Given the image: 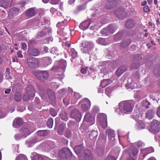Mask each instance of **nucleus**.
Returning a JSON list of instances; mask_svg holds the SVG:
<instances>
[{
    "instance_id": "49",
    "label": "nucleus",
    "mask_w": 160,
    "mask_h": 160,
    "mask_svg": "<svg viewBox=\"0 0 160 160\" xmlns=\"http://www.w3.org/2000/svg\"><path fill=\"white\" fill-rule=\"evenodd\" d=\"M112 91V89L110 87L106 88L105 90L106 94L108 96L110 97L111 95V92Z\"/></svg>"
},
{
    "instance_id": "46",
    "label": "nucleus",
    "mask_w": 160,
    "mask_h": 160,
    "mask_svg": "<svg viewBox=\"0 0 160 160\" xmlns=\"http://www.w3.org/2000/svg\"><path fill=\"white\" fill-rule=\"evenodd\" d=\"M127 89H132L134 88L135 86L133 83H129L125 85Z\"/></svg>"
},
{
    "instance_id": "59",
    "label": "nucleus",
    "mask_w": 160,
    "mask_h": 160,
    "mask_svg": "<svg viewBox=\"0 0 160 160\" xmlns=\"http://www.w3.org/2000/svg\"><path fill=\"white\" fill-rule=\"evenodd\" d=\"M14 138L16 140H18L22 138H23V137H22V134H21V133H20V134H16L14 136Z\"/></svg>"
},
{
    "instance_id": "32",
    "label": "nucleus",
    "mask_w": 160,
    "mask_h": 160,
    "mask_svg": "<svg viewBox=\"0 0 160 160\" xmlns=\"http://www.w3.org/2000/svg\"><path fill=\"white\" fill-rule=\"evenodd\" d=\"M98 135V132L94 131L91 132V133L89 134V137L90 139L94 140L96 139Z\"/></svg>"
},
{
    "instance_id": "60",
    "label": "nucleus",
    "mask_w": 160,
    "mask_h": 160,
    "mask_svg": "<svg viewBox=\"0 0 160 160\" xmlns=\"http://www.w3.org/2000/svg\"><path fill=\"white\" fill-rule=\"evenodd\" d=\"M63 102L66 105H68L69 104L70 102V99L68 97L65 98L63 100Z\"/></svg>"
},
{
    "instance_id": "22",
    "label": "nucleus",
    "mask_w": 160,
    "mask_h": 160,
    "mask_svg": "<svg viewBox=\"0 0 160 160\" xmlns=\"http://www.w3.org/2000/svg\"><path fill=\"white\" fill-rule=\"evenodd\" d=\"M23 122V120L21 118H16L13 122V127L15 128H17L18 126L22 125Z\"/></svg>"
},
{
    "instance_id": "29",
    "label": "nucleus",
    "mask_w": 160,
    "mask_h": 160,
    "mask_svg": "<svg viewBox=\"0 0 160 160\" xmlns=\"http://www.w3.org/2000/svg\"><path fill=\"white\" fill-rule=\"evenodd\" d=\"M135 23V22L133 20H129L126 23V27L128 28H132L134 26Z\"/></svg>"
},
{
    "instance_id": "24",
    "label": "nucleus",
    "mask_w": 160,
    "mask_h": 160,
    "mask_svg": "<svg viewBox=\"0 0 160 160\" xmlns=\"http://www.w3.org/2000/svg\"><path fill=\"white\" fill-rule=\"evenodd\" d=\"M37 142L36 138H31L26 142L25 144L28 147H32Z\"/></svg>"
},
{
    "instance_id": "36",
    "label": "nucleus",
    "mask_w": 160,
    "mask_h": 160,
    "mask_svg": "<svg viewBox=\"0 0 160 160\" xmlns=\"http://www.w3.org/2000/svg\"><path fill=\"white\" fill-rule=\"evenodd\" d=\"M60 67L63 71L67 66L66 61L64 60H61L59 62Z\"/></svg>"
},
{
    "instance_id": "8",
    "label": "nucleus",
    "mask_w": 160,
    "mask_h": 160,
    "mask_svg": "<svg viewBox=\"0 0 160 160\" xmlns=\"http://www.w3.org/2000/svg\"><path fill=\"white\" fill-rule=\"evenodd\" d=\"M70 117L75 119L77 121L79 122L81 118V112L78 109H74L71 111Z\"/></svg>"
},
{
    "instance_id": "50",
    "label": "nucleus",
    "mask_w": 160,
    "mask_h": 160,
    "mask_svg": "<svg viewBox=\"0 0 160 160\" xmlns=\"http://www.w3.org/2000/svg\"><path fill=\"white\" fill-rule=\"evenodd\" d=\"M51 52L52 53L56 55H58L59 54L58 50L56 48H52L51 49Z\"/></svg>"
},
{
    "instance_id": "17",
    "label": "nucleus",
    "mask_w": 160,
    "mask_h": 160,
    "mask_svg": "<svg viewBox=\"0 0 160 160\" xmlns=\"http://www.w3.org/2000/svg\"><path fill=\"white\" fill-rule=\"evenodd\" d=\"M112 28L111 25H108L107 28H104L101 30V33L103 36L108 35L110 33H113V30L112 31L111 28Z\"/></svg>"
},
{
    "instance_id": "57",
    "label": "nucleus",
    "mask_w": 160,
    "mask_h": 160,
    "mask_svg": "<svg viewBox=\"0 0 160 160\" xmlns=\"http://www.w3.org/2000/svg\"><path fill=\"white\" fill-rule=\"evenodd\" d=\"M139 64L137 63H133L130 65V68L132 69L137 68L139 67Z\"/></svg>"
},
{
    "instance_id": "42",
    "label": "nucleus",
    "mask_w": 160,
    "mask_h": 160,
    "mask_svg": "<svg viewBox=\"0 0 160 160\" xmlns=\"http://www.w3.org/2000/svg\"><path fill=\"white\" fill-rule=\"evenodd\" d=\"M47 95L49 98L52 99L54 98V93L51 90L49 89L47 91Z\"/></svg>"
},
{
    "instance_id": "27",
    "label": "nucleus",
    "mask_w": 160,
    "mask_h": 160,
    "mask_svg": "<svg viewBox=\"0 0 160 160\" xmlns=\"http://www.w3.org/2000/svg\"><path fill=\"white\" fill-rule=\"evenodd\" d=\"M42 60L43 65L45 67L50 64L52 62L51 59L48 57L43 58Z\"/></svg>"
},
{
    "instance_id": "20",
    "label": "nucleus",
    "mask_w": 160,
    "mask_h": 160,
    "mask_svg": "<svg viewBox=\"0 0 160 160\" xmlns=\"http://www.w3.org/2000/svg\"><path fill=\"white\" fill-rule=\"evenodd\" d=\"M37 12L34 8H31L28 9L26 12V14L28 17H32L36 14Z\"/></svg>"
},
{
    "instance_id": "14",
    "label": "nucleus",
    "mask_w": 160,
    "mask_h": 160,
    "mask_svg": "<svg viewBox=\"0 0 160 160\" xmlns=\"http://www.w3.org/2000/svg\"><path fill=\"white\" fill-rule=\"evenodd\" d=\"M127 152L131 157L135 156L138 152V149L133 146H132L130 148L126 151Z\"/></svg>"
},
{
    "instance_id": "5",
    "label": "nucleus",
    "mask_w": 160,
    "mask_h": 160,
    "mask_svg": "<svg viewBox=\"0 0 160 160\" xmlns=\"http://www.w3.org/2000/svg\"><path fill=\"white\" fill-rule=\"evenodd\" d=\"M27 63L28 66L30 68H35L39 66V61L36 58L31 57L28 58L27 60Z\"/></svg>"
},
{
    "instance_id": "6",
    "label": "nucleus",
    "mask_w": 160,
    "mask_h": 160,
    "mask_svg": "<svg viewBox=\"0 0 160 160\" xmlns=\"http://www.w3.org/2000/svg\"><path fill=\"white\" fill-rule=\"evenodd\" d=\"M97 121L98 122L102 127L106 128L107 125V116L104 113H99L97 116Z\"/></svg>"
},
{
    "instance_id": "52",
    "label": "nucleus",
    "mask_w": 160,
    "mask_h": 160,
    "mask_svg": "<svg viewBox=\"0 0 160 160\" xmlns=\"http://www.w3.org/2000/svg\"><path fill=\"white\" fill-rule=\"evenodd\" d=\"M100 109L97 106H94L92 109V111L94 113H96L99 112Z\"/></svg>"
},
{
    "instance_id": "63",
    "label": "nucleus",
    "mask_w": 160,
    "mask_h": 160,
    "mask_svg": "<svg viewBox=\"0 0 160 160\" xmlns=\"http://www.w3.org/2000/svg\"><path fill=\"white\" fill-rule=\"evenodd\" d=\"M143 10L144 12H148L150 11V9L149 7L147 5L146 6L143 8Z\"/></svg>"
},
{
    "instance_id": "43",
    "label": "nucleus",
    "mask_w": 160,
    "mask_h": 160,
    "mask_svg": "<svg viewBox=\"0 0 160 160\" xmlns=\"http://www.w3.org/2000/svg\"><path fill=\"white\" fill-rule=\"evenodd\" d=\"M48 28L45 29V28L42 31L39 32L38 33V36L40 37L43 36L45 34H46L47 32H48Z\"/></svg>"
},
{
    "instance_id": "54",
    "label": "nucleus",
    "mask_w": 160,
    "mask_h": 160,
    "mask_svg": "<svg viewBox=\"0 0 160 160\" xmlns=\"http://www.w3.org/2000/svg\"><path fill=\"white\" fill-rule=\"evenodd\" d=\"M99 68L100 69L101 72L102 73H106L107 72V70L106 67L104 66H100Z\"/></svg>"
},
{
    "instance_id": "55",
    "label": "nucleus",
    "mask_w": 160,
    "mask_h": 160,
    "mask_svg": "<svg viewBox=\"0 0 160 160\" xmlns=\"http://www.w3.org/2000/svg\"><path fill=\"white\" fill-rule=\"evenodd\" d=\"M7 115L6 112L2 111L0 109V118H2L5 117Z\"/></svg>"
},
{
    "instance_id": "13",
    "label": "nucleus",
    "mask_w": 160,
    "mask_h": 160,
    "mask_svg": "<svg viewBox=\"0 0 160 160\" xmlns=\"http://www.w3.org/2000/svg\"><path fill=\"white\" fill-rule=\"evenodd\" d=\"M84 102L86 103H83L81 105L82 108L84 111H86L89 109L91 106V103L89 100L86 98Z\"/></svg>"
},
{
    "instance_id": "31",
    "label": "nucleus",
    "mask_w": 160,
    "mask_h": 160,
    "mask_svg": "<svg viewBox=\"0 0 160 160\" xmlns=\"http://www.w3.org/2000/svg\"><path fill=\"white\" fill-rule=\"evenodd\" d=\"M66 127V125L64 123L61 124L59 127L58 132L59 134L62 135Z\"/></svg>"
},
{
    "instance_id": "12",
    "label": "nucleus",
    "mask_w": 160,
    "mask_h": 160,
    "mask_svg": "<svg viewBox=\"0 0 160 160\" xmlns=\"http://www.w3.org/2000/svg\"><path fill=\"white\" fill-rule=\"evenodd\" d=\"M84 155L83 157H80V160H92V157L91 152L88 149L84 151Z\"/></svg>"
},
{
    "instance_id": "7",
    "label": "nucleus",
    "mask_w": 160,
    "mask_h": 160,
    "mask_svg": "<svg viewBox=\"0 0 160 160\" xmlns=\"http://www.w3.org/2000/svg\"><path fill=\"white\" fill-rule=\"evenodd\" d=\"M58 155L61 158H67L71 156L72 153L68 148H64L59 151Z\"/></svg>"
},
{
    "instance_id": "58",
    "label": "nucleus",
    "mask_w": 160,
    "mask_h": 160,
    "mask_svg": "<svg viewBox=\"0 0 160 160\" xmlns=\"http://www.w3.org/2000/svg\"><path fill=\"white\" fill-rule=\"evenodd\" d=\"M126 14L124 12H122L120 13L118 17L121 19H123L126 18Z\"/></svg>"
},
{
    "instance_id": "25",
    "label": "nucleus",
    "mask_w": 160,
    "mask_h": 160,
    "mask_svg": "<svg viewBox=\"0 0 160 160\" xmlns=\"http://www.w3.org/2000/svg\"><path fill=\"white\" fill-rule=\"evenodd\" d=\"M89 22L88 21H86L81 23L79 26V28L82 30H85L89 26Z\"/></svg>"
},
{
    "instance_id": "56",
    "label": "nucleus",
    "mask_w": 160,
    "mask_h": 160,
    "mask_svg": "<svg viewBox=\"0 0 160 160\" xmlns=\"http://www.w3.org/2000/svg\"><path fill=\"white\" fill-rule=\"evenodd\" d=\"M134 61H138L141 60L142 57L139 55H135L133 56Z\"/></svg>"
},
{
    "instance_id": "10",
    "label": "nucleus",
    "mask_w": 160,
    "mask_h": 160,
    "mask_svg": "<svg viewBox=\"0 0 160 160\" xmlns=\"http://www.w3.org/2000/svg\"><path fill=\"white\" fill-rule=\"evenodd\" d=\"M94 47V45L91 42H84L83 45V49H82V51L84 52H86L87 51L89 52Z\"/></svg>"
},
{
    "instance_id": "11",
    "label": "nucleus",
    "mask_w": 160,
    "mask_h": 160,
    "mask_svg": "<svg viewBox=\"0 0 160 160\" xmlns=\"http://www.w3.org/2000/svg\"><path fill=\"white\" fill-rule=\"evenodd\" d=\"M31 41H29L28 43V53L32 56H38L40 54V52L39 50L36 48H31L29 46Z\"/></svg>"
},
{
    "instance_id": "21",
    "label": "nucleus",
    "mask_w": 160,
    "mask_h": 160,
    "mask_svg": "<svg viewBox=\"0 0 160 160\" xmlns=\"http://www.w3.org/2000/svg\"><path fill=\"white\" fill-rule=\"evenodd\" d=\"M32 160H43V158L41 155L35 152L32 153L31 156Z\"/></svg>"
},
{
    "instance_id": "15",
    "label": "nucleus",
    "mask_w": 160,
    "mask_h": 160,
    "mask_svg": "<svg viewBox=\"0 0 160 160\" xmlns=\"http://www.w3.org/2000/svg\"><path fill=\"white\" fill-rule=\"evenodd\" d=\"M141 153L140 156H142L143 158L142 159H143L148 154L154 152V150L153 148H148L145 149H141Z\"/></svg>"
},
{
    "instance_id": "4",
    "label": "nucleus",
    "mask_w": 160,
    "mask_h": 160,
    "mask_svg": "<svg viewBox=\"0 0 160 160\" xmlns=\"http://www.w3.org/2000/svg\"><path fill=\"white\" fill-rule=\"evenodd\" d=\"M35 76L40 81L43 82L46 80L48 77V73L46 71H37L34 72Z\"/></svg>"
},
{
    "instance_id": "26",
    "label": "nucleus",
    "mask_w": 160,
    "mask_h": 160,
    "mask_svg": "<svg viewBox=\"0 0 160 160\" xmlns=\"http://www.w3.org/2000/svg\"><path fill=\"white\" fill-rule=\"evenodd\" d=\"M97 42L98 43L103 45H107L109 43L108 39L102 38H99L97 40Z\"/></svg>"
},
{
    "instance_id": "16",
    "label": "nucleus",
    "mask_w": 160,
    "mask_h": 160,
    "mask_svg": "<svg viewBox=\"0 0 160 160\" xmlns=\"http://www.w3.org/2000/svg\"><path fill=\"white\" fill-rule=\"evenodd\" d=\"M19 132L21 134H22V136L23 137V138H26L31 133L29 129L26 127L22 128L20 130Z\"/></svg>"
},
{
    "instance_id": "19",
    "label": "nucleus",
    "mask_w": 160,
    "mask_h": 160,
    "mask_svg": "<svg viewBox=\"0 0 160 160\" xmlns=\"http://www.w3.org/2000/svg\"><path fill=\"white\" fill-rule=\"evenodd\" d=\"M127 70V67L124 66L119 68L116 72V75L118 77H120L122 74Z\"/></svg>"
},
{
    "instance_id": "18",
    "label": "nucleus",
    "mask_w": 160,
    "mask_h": 160,
    "mask_svg": "<svg viewBox=\"0 0 160 160\" xmlns=\"http://www.w3.org/2000/svg\"><path fill=\"white\" fill-rule=\"evenodd\" d=\"M155 113V110L154 109L152 108L149 109L146 113L145 118L149 119H151L153 118Z\"/></svg>"
},
{
    "instance_id": "51",
    "label": "nucleus",
    "mask_w": 160,
    "mask_h": 160,
    "mask_svg": "<svg viewBox=\"0 0 160 160\" xmlns=\"http://www.w3.org/2000/svg\"><path fill=\"white\" fill-rule=\"evenodd\" d=\"M49 112L50 114L53 117L55 116L57 114V112L54 109H50Z\"/></svg>"
},
{
    "instance_id": "40",
    "label": "nucleus",
    "mask_w": 160,
    "mask_h": 160,
    "mask_svg": "<svg viewBox=\"0 0 160 160\" xmlns=\"http://www.w3.org/2000/svg\"><path fill=\"white\" fill-rule=\"evenodd\" d=\"M122 32H118V33L115 35L114 36V39L115 41L120 39L122 37Z\"/></svg>"
},
{
    "instance_id": "61",
    "label": "nucleus",
    "mask_w": 160,
    "mask_h": 160,
    "mask_svg": "<svg viewBox=\"0 0 160 160\" xmlns=\"http://www.w3.org/2000/svg\"><path fill=\"white\" fill-rule=\"evenodd\" d=\"M88 71V68L86 67H82L81 69V72L83 74H85L87 73Z\"/></svg>"
},
{
    "instance_id": "23",
    "label": "nucleus",
    "mask_w": 160,
    "mask_h": 160,
    "mask_svg": "<svg viewBox=\"0 0 160 160\" xmlns=\"http://www.w3.org/2000/svg\"><path fill=\"white\" fill-rule=\"evenodd\" d=\"M108 138L111 141H114L115 140V132L114 130L108 129L107 130Z\"/></svg>"
},
{
    "instance_id": "37",
    "label": "nucleus",
    "mask_w": 160,
    "mask_h": 160,
    "mask_svg": "<svg viewBox=\"0 0 160 160\" xmlns=\"http://www.w3.org/2000/svg\"><path fill=\"white\" fill-rule=\"evenodd\" d=\"M154 69L153 73L156 76L160 75V66L158 65Z\"/></svg>"
},
{
    "instance_id": "34",
    "label": "nucleus",
    "mask_w": 160,
    "mask_h": 160,
    "mask_svg": "<svg viewBox=\"0 0 160 160\" xmlns=\"http://www.w3.org/2000/svg\"><path fill=\"white\" fill-rule=\"evenodd\" d=\"M18 12L19 10L18 9L15 8H13L10 10L9 14L14 16L17 15Z\"/></svg>"
},
{
    "instance_id": "45",
    "label": "nucleus",
    "mask_w": 160,
    "mask_h": 160,
    "mask_svg": "<svg viewBox=\"0 0 160 160\" xmlns=\"http://www.w3.org/2000/svg\"><path fill=\"white\" fill-rule=\"evenodd\" d=\"M53 120L52 118H49L47 122V126L49 128H51L53 126Z\"/></svg>"
},
{
    "instance_id": "30",
    "label": "nucleus",
    "mask_w": 160,
    "mask_h": 160,
    "mask_svg": "<svg viewBox=\"0 0 160 160\" xmlns=\"http://www.w3.org/2000/svg\"><path fill=\"white\" fill-rule=\"evenodd\" d=\"M83 146L82 144H80L79 145L76 146L74 149L76 153L78 155L79 153L83 150Z\"/></svg>"
},
{
    "instance_id": "2",
    "label": "nucleus",
    "mask_w": 160,
    "mask_h": 160,
    "mask_svg": "<svg viewBox=\"0 0 160 160\" xmlns=\"http://www.w3.org/2000/svg\"><path fill=\"white\" fill-rule=\"evenodd\" d=\"M35 95L34 88L31 85H28L26 89V93L23 96V99L25 101L30 100L31 97H33Z\"/></svg>"
},
{
    "instance_id": "64",
    "label": "nucleus",
    "mask_w": 160,
    "mask_h": 160,
    "mask_svg": "<svg viewBox=\"0 0 160 160\" xmlns=\"http://www.w3.org/2000/svg\"><path fill=\"white\" fill-rule=\"evenodd\" d=\"M45 146V150L46 152H48L50 150L51 148L49 145L46 144Z\"/></svg>"
},
{
    "instance_id": "28",
    "label": "nucleus",
    "mask_w": 160,
    "mask_h": 160,
    "mask_svg": "<svg viewBox=\"0 0 160 160\" xmlns=\"http://www.w3.org/2000/svg\"><path fill=\"white\" fill-rule=\"evenodd\" d=\"M112 82V80L110 79L104 80L102 81H101L100 85L102 88H105Z\"/></svg>"
},
{
    "instance_id": "62",
    "label": "nucleus",
    "mask_w": 160,
    "mask_h": 160,
    "mask_svg": "<svg viewBox=\"0 0 160 160\" xmlns=\"http://www.w3.org/2000/svg\"><path fill=\"white\" fill-rule=\"evenodd\" d=\"M21 45H22L21 49L23 50H26L27 49V45L24 42H21Z\"/></svg>"
},
{
    "instance_id": "47",
    "label": "nucleus",
    "mask_w": 160,
    "mask_h": 160,
    "mask_svg": "<svg viewBox=\"0 0 160 160\" xmlns=\"http://www.w3.org/2000/svg\"><path fill=\"white\" fill-rule=\"evenodd\" d=\"M142 103V105L147 108H148L149 106L151 104L149 102L146 100L143 101Z\"/></svg>"
},
{
    "instance_id": "53",
    "label": "nucleus",
    "mask_w": 160,
    "mask_h": 160,
    "mask_svg": "<svg viewBox=\"0 0 160 160\" xmlns=\"http://www.w3.org/2000/svg\"><path fill=\"white\" fill-rule=\"evenodd\" d=\"M72 135L71 131L69 130H66L65 132V136L68 138H70Z\"/></svg>"
},
{
    "instance_id": "44",
    "label": "nucleus",
    "mask_w": 160,
    "mask_h": 160,
    "mask_svg": "<svg viewBox=\"0 0 160 160\" xmlns=\"http://www.w3.org/2000/svg\"><path fill=\"white\" fill-rule=\"evenodd\" d=\"M14 99L15 100L17 101H20L21 99V94L18 92L16 93L14 96Z\"/></svg>"
},
{
    "instance_id": "38",
    "label": "nucleus",
    "mask_w": 160,
    "mask_h": 160,
    "mask_svg": "<svg viewBox=\"0 0 160 160\" xmlns=\"http://www.w3.org/2000/svg\"><path fill=\"white\" fill-rule=\"evenodd\" d=\"M27 159V158L25 155L20 154L16 157L15 160H26Z\"/></svg>"
},
{
    "instance_id": "3",
    "label": "nucleus",
    "mask_w": 160,
    "mask_h": 160,
    "mask_svg": "<svg viewBox=\"0 0 160 160\" xmlns=\"http://www.w3.org/2000/svg\"><path fill=\"white\" fill-rule=\"evenodd\" d=\"M160 122L156 119H153L150 122L148 128L149 131L153 134L158 133L159 131Z\"/></svg>"
},
{
    "instance_id": "35",
    "label": "nucleus",
    "mask_w": 160,
    "mask_h": 160,
    "mask_svg": "<svg viewBox=\"0 0 160 160\" xmlns=\"http://www.w3.org/2000/svg\"><path fill=\"white\" fill-rule=\"evenodd\" d=\"M8 4L6 0H0V6L4 8H7Z\"/></svg>"
},
{
    "instance_id": "41",
    "label": "nucleus",
    "mask_w": 160,
    "mask_h": 160,
    "mask_svg": "<svg viewBox=\"0 0 160 160\" xmlns=\"http://www.w3.org/2000/svg\"><path fill=\"white\" fill-rule=\"evenodd\" d=\"M37 134L42 136H44L47 135L48 134V132L47 130H39L37 132Z\"/></svg>"
},
{
    "instance_id": "9",
    "label": "nucleus",
    "mask_w": 160,
    "mask_h": 160,
    "mask_svg": "<svg viewBox=\"0 0 160 160\" xmlns=\"http://www.w3.org/2000/svg\"><path fill=\"white\" fill-rule=\"evenodd\" d=\"M84 119L86 122L90 123V125H92L95 122V116L89 112H87L84 116Z\"/></svg>"
},
{
    "instance_id": "1",
    "label": "nucleus",
    "mask_w": 160,
    "mask_h": 160,
    "mask_svg": "<svg viewBox=\"0 0 160 160\" xmlns=\"http://www.w3.org/2000/svg\"><path fill=\"white\" fill-rule=\"evenodd\" d=\"M133 105L132 102L130 101L121 102L119 104L118 113L121 114L122 113L129 114L132 110Z\"/></svg>"
},
{
    "instance_id": "39",
    "label": "nucleus",
    "mask_w": 160,
    "mask_h": 160,
    "mask_svg": "<svg viewBox=\"0 0 160 160\" xmlns=\"http://www.w3.org/2000/svg\"><path fill=\"white\" fill-rule=\"evenodd\" d=\"M60 117L62 119L65 121L68 120V117L67 113L66 112H63L60 115Z\"/></svg>"
},
{
    "instance_id": "48",
    "label": "nucleus",
    "mask_w": 160,
    "mask_h": 160,
    "mask_svg": "<svg viewBox=\"0 0 160 160\" xmlns=\"http://www.w3.org/2000/svg\"><path fill=\"white\" fill-rule=\"evenodd\" d=\"M135 145L139 148L144 146L145 143L141 141H138L135 143Z\"/></svg>"
},
{
    "instance_id": "33",
    "label": "nucleus",
    "mask_w": 160,
    "mask_h": 160,
    "mask_svg": "<svg viewBox=\"0 0 160 160\" xmlns=\"http://www.w3.org/2000/svg\"><path fill=\"white\" fill-rule=\"evenodd\" d=\"M131 41L130 39L124 40L122 42L121 44V47L124 48L128 46L131 43Z\"/></svg>"
}]
</instances>
